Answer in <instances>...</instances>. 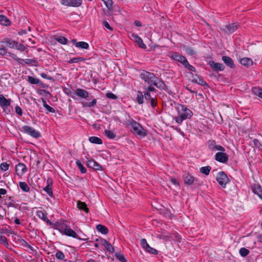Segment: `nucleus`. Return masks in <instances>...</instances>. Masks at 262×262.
<instances>
[{
    "mask_svg": "<svg viewBox=\"0 0 262 262\" xmlns=\"http://www.w3.org/2000/svg\"><path fill=\"white\" fill-rule=\"evenodd\" d=\"M124 124L126 126H130L133 129V132L134 134L138 135L141 137H144L146 135V131L141 125L130 116H128V119H126Z\"/></svg>",
    "mask_w": 262,
    "mask_h": 262,
    "instance_id": "f257e3e1",
    "label": "nucleus"
},
{
    "mask_svg": "<svg viewBox=\"0 0 262 262\" xmlns=\"http://www.w3.org/2000/svg\"><path fill=\"white\" fill-rule=\"evenodd\" d=\"M56 229L59 231L62 234L71 236L74 238H78L81 241H86V238H81L78 237L77 233L72 229L68 228L67 226L64 223H57L55 225Z\"/></svg>",
    "mask_w": 262,
    "mask_h": 262,
    "instance_id": "f03ea898",
    "label": "nucleus"
},
{
    "mask_svg": "<svg viewBox=\"0 0 262 262\" xmlns=\"http://www.w3.org/2000/svg\"><path fill=\"white\" fill-rule=\"evenodd\" d=\"M181 107V110L178 112V116L174 118L176 122L180 124H181L184 120L190 118L193 115L191 111L187 108L185 105H182Z\"/></svg>",
    "mask_w": 262,
    "mask_h": 262,
    "instance_id": "7ed1b4c3",
    "label": "nucleus"
},
{
    "mask_svg": "<svg viewBox=\"0 0 262 262\" xmlns=\"http://www.w3.org/2000/svg\"><path fill=\"white\" fill-rule=\"evenodd\" d=\"M140 77L145 82L150 85H154V83L158 80V77L156 76L153 73L146 71H143L141 73Z\"/></svg>",
    "mask_w": 262,
    "mask_h": 262,
    "instance_id": "20e7f679",
    "label": "nucleus"
},
{
    "mask_svg": "<svg viewBox=\"0 0 262 262\" xmlns=\"http://www.w3.org/2000/svg\"><path fill=\"white\" fill-rule=\"evenodd\" d=\"M22 129L23 131L25 133L31 136V137H34L35 138H38L41 136L39 132H37L33 127H31L30 126L24 125L22 127Z\"/></svg>",
    "mask_w": 262,
    "mask_h": 262,
    "instance_id": "39448f33",
    "label": "nucleus"
},
{
    "mask_svg": "<svg viewBox=\"0 0 262 262\" xmlns=\"http://www.w3.org/2000/svg\"><path fill=\"white\" fill-rule=\"evenodd\" d=\"M216 179L219 184L223 187H225L229 181L227 175L223 171L218 173Z\"/></svg>",
    "mask_w": 262,
    "mask_h": 262,
    "instance_id": "423d86ee",
    "label": "nucleus"
},
{
    "mask_svg": "<svg viewBox=\"0 0 262 262\" xmlns=\"http://www.w3.org/2000/svg\"><path fill=\"white\" fill-rule=\"evenodd\" d=\"M238 28V25L237 23H232L222 27L221 30L225 34H231L234 32Z\"/></svg>",
    "mask_w": 262,
    "mask_h": 262,
    "instance_id": "0eeeda50",
    "label": "nucleus"
},
{
    "mask_svg": "<svg viewBox=\"0 0 262 262\" xmlns=\"http://www.w3.org/2000/svg\"><path fill=\"white\" fill-rule=\"evenodd\" d=\"M60 3L68 7H78L82 4V0H61Z\"/></svg>",
    "mask_w": 262,
    "mask_h": 262,
    "instance_id": "6e6552de",
    "label": "nucleus"
},
{
    "mask_svg": "<svg viewBox=\"0 0 262 262\" xmlns=\"http://www.w3.org/2000/svg\"><path fill=\"white\" fill-rule=\"evenodd\" d=\"M27 171V168L25 164L19 163L15 166V171L16 174L19 177H21Z\"/></svg>",
    "mask_w": 262,
    "mask_h": 262,
    "instance_id": "1a4fd4ad",
    "label": "nucleus"
},
{
    "mask_svg": "<svg viewBox=\"0 0 262 262\" xmlns=\"http://www.w3.org/2000/svg\"><path fill=\"white\" fill-rule=\"evenodd\" d=\"M215 159L219 162L226 163L228 161V156L224 152H217L215 155Z\"/></svg>",
    "mask_w": 262,
    "mask_h": 262,
    "instance_id": "9d476101",
    "label": "nucleus"
},
{
    "mask_svg": "<svg viewBox=\"0 0 262 262\" xmlns=\"http://www.w3.org/2000/svg\"><path fill=\"white\" fill-rule=\"evenodd\" d=\"M208 64L214 71H222L225 69V67L222 63L215 62L213 60H210Z\"/></svg>",
    "mask_w": 262,
    "mask_h": 262,
    "instance_id": "9b49d317",
    "label": "nucleus"
},
{
    "mask_svg": "<svg viewBox=\"0 0 262 262\" xmlns=\"http://www.w3.org/2000/svg\"><path fill=\"white\" fill-rule=\"evenodd\" d=\"M170 57L176 61H178L183 65L185 64L186 60H187L185 56L177 52H172Z\"/></svg>",
    "mask_w": 262,
    "mask_h": 262,
    "instance_id": "f8f14e48",
    "label": "nucleus"
},
{
    "mask_svg": "<svg viewBox=\"0 0 262 262\" xmlns=\"http://www.w3.org/2000/svg\"><path fill=\"white\" fill-rule=\"evenodd\" d=\"M88 167L93 168L95 170H100L102 169V166L93 159H90L86 161Z\"/></svg>",
    "mask_w": 262,
    "mask_h": 262,
    "instance_id": "ddd939ff",
    "label": "nucleus"
},
{
    "mask_svg": "<svg viewBox=\"0 0 262 262\" xmlns=\"http://www.w3.org/2000/svg\"><path fill=\"white\" fill-rule=\"evenodd\" d=\"M11 99H7L3 95H0V106L3 109H5V108L10 106L11 104Z\"/></svg>",
    "mask_w": 262,
    "mask_h": 262,
    "instance_id": "4468645a",
    "label": "nucleus"
},
{
    "mask_svg": "<svg viewBox=\"0 0 262 262\" xmlns=\"http://www.w3.org/2000/svg\"><path fill=\"white\" fill-rule=\"evenodd\" d=\"M222 60L229 68L231 69H234L235 68L234 62L230 57L227 56H223L222 57Z\"/></svg>",
    "mask_w": 262,
    "mask_h": 262,
    "instance_id": "2eb2a0df",
    "label": "nucleus"
},
{
    "mask_svg": "<svg viewBox=\"0 0 262 262\" xmlns=\"http://www.w3.org/2000/svg\"><path fill=\"white\" fill-rule=\"evenodd\" d=\"M192 82L203 86L207 85V83L203 80V78L197 75H192Z\"/></svg>",
    "mask_w": 262,
    "mask_h": 262,
    "instance_id": "dca6fc26",
    "label": "nucleus"
},
{
    "mask_svg": "<svg viewBox=\"0 0 262 262\" xmlns=\"http://www.w3.org/2000/svg\"><path fill=\"white\" fill-rule=\"evenodd\" d=\"M183 177L185 184L188 185H192L195 180V178L193 176L187 173H185L183 175Z\"/></svg>",
    "mask_w": 262,
    "mask_h": 262,
    "instance_id": "f3484780",
    "label": "nucleus"
},
{
    "mask_svg": "<svg viewBox=\"0 0 262 262\" xmlns=\"http://www.w3.org/2000/svg\"><path fill=\"white\" fill-rule=\"evenodd\" d=\"M75 94L78 97L86 99L89 95V93L85 90L81 89H77L75 91Z\"/></svg>",
    "mask_w": 262,
    "mask_h": 262,
    "instance_id": "a211bd4d",
    "label": "nucleus"
},
{
    "mask_svg": "<svg viewBox=\"0 0 262 262\" xmlns=\"http://www.w3.org/2000/svg\"><path fill=\"white\" fill-rule=\"evenodd\" d=\"M132 37L134 38L135 42L138 44L139 47L143 49H145L146 48V46L143 43V41L140 37L134 34H132Z\"/></svg>",
    "mask_w": 262,
    "mask_h": 262,
    "instance_id": "6ab92c4d",
    "label": "nucleus"
},
{
    "mask_svg": "<svg viewBox=\"0 0 262 262\" xmlns=\"http://www.w3.org/2000/svg\"><path fill=\"white\" fill-rule=\"evenodd\" d=\"M36 213V215L39 219L46 222L47 223L51 224L50 220L48 219L47 216V213L45 211H43L42 210H38Z\"/></svg>",
    "mask_w": 262,
    "mask_h": 262,
    "instance_id": "aec40b11",
    "label": "nucleus"
},
{
    "mask_svg": "<svg viewBox=\"0 0 262 262\" xmlns=\"http://www.w3.org/2000/svg\"><path fill=\"white\" fill-rule=\"evenodd\" d=\"M101 245L106 248L107 251L111 253H113L114 252V248L109 242L103 239L101 240Z\"/></svg>",
    "mask_w": 262,
    "mask_h": 262,
    "instance_id": "412c9836",
    "label": "nucleus"
},
{
    "mask_svg": "<svg viewBox=\"0 0 262 262\" xmlns=\"http://www.w3.org/2000/svg\"><path fill=\"white\" fill-rule=\"evenodd\" d=\"M239 62L241 64L246 67H249L253 64V61L252 59L247 57L241 59Z\"/></svg>",
    "mask_w": 262,
    "mask_h": 262,
    "instance_id": "4be33fe9",
    "label": "nucleus"
},
{
    "mask_svg": "<svg viewBox=\"0 0 262 262\" xmlns=\"http://www.w3.org/2000/svg\"><path fill=\"white\" fill-rule=\"evenodd\" d=\"M77 207L79 210H83L86 213H88L89 211V208L84 202L78 201L77 203Z\"/></svg>",
    "mask_w": 262,
    "mask_h": 262,
    "instance_id": "5701e85b",
    "label": "nucleus"
},
{
    "mask_svg": "<svg viewBox=\"0 0 262 262\" xmlns=\"http://www.w3.org/2000/svg\"><path fill=\"white\" fill-rule=\"evenodd\" d=\"M28 81L32 84H37L38 85H42L43 84L42 82L39 79L30 76L28 77Z\"/></svg>",
    "mask_w": 262,
    "mask_h": 262,
    "instance_id": "b1692460",
    "label": "nucleus"
},
{
    "mask_svg": "<svg viewBox=\"0 0 262 262\" xmlns=\"http://www.w3.org/2000/svg\"><path fill=\"white\" fill-rule=\"evenodd\" d=\"M0 24L5 26H8L10 25L11 22L6 16L0 15Z\"/></svg>",
    "mask_w": 262,
    "mask_h": 262,
    "instance_id": "393cba45",
    "label": "nucleus"
},
{
    "mask_svg": "<svg viewBox=\"0 0 262 262\" xmlns=\"http://www.w3.org/2000/svg\"><path fill=\"white\" fill-rule=\"evenodd\" d=\"M183 49L186 54L190 56H193L196 53L192 48L187 46H184Z\"/></svg>",
    "mask_w": 262,
    "mask_h": 262,
    "instance_id": "a878e982",
    "label": "nucleus"
},
{
    "mask_svg": "<svg viewBox=\"0 0 262 262\" xmlns=\"http://www.w3.org/2000/svg\"><path fill=\"white\" fill-rule=\"evenodd\" d=\"M154 85L156 86L158 88L162 90H165L166 87V85L165 84V83L162 80H161L158 77V80L154 83Z\"/></svg>",
    "mask_w": 262,
    "mask_h": 262,
    "instance_id": "bb28decb",
    "label": "nucleus"
},
{
    "mask_svg": "<svg viewBox=\"0 0 262 262\" xmlns=\"http://www.w3.org/2000/svg\"><path fill=\"white\" fill-rule=\"evenodd\" d=\"M104 135L107 138L110 139H114L116 137V133L110 130L105 129L104 130Z\"/></svg>",
    "mask_w": 262,
    "mask_h": 262,
    "instance_id": "cd10ccee",
    "label": "nucleus"
},
{
    "mask_svg": "<svg viewBox=\"0 0 262 262\" xmlns=\"http://www.w3.org/2000/svg\"><path fill=\"white\" fill-rule=\"evenodd\" d=\"M89 141L91 142L92 143L94 144H102V140L97 137H91L89 138Z\"/></svg>",
    "mask_w": 262,
    "mask_h": 262,
    "instance_id": "c85d7f7f",
    "label": "nucleus"
},
{
    "mask_svg": "<svg viewBox=\"0 0 262 262\" xmlns=\"http://www.w3.org/2000/svg\"><path fill=\"white\" fill-rule=\"evenodd\" d=\"M96 229L98 231L104 234H106L108 232L107 227L100 224L97 225Z\"/></svg>",
    "mask_w": 262,
    "mask_h": 262,
    "instance_id": "c756f323",
    "label": "nucleus"
},
{
    "mask_svg": "<svg viewBox=\"0 0 262 262\" xmlns=\"http://www.w3.org/2000/svg\"><path fill=\"white\" fill-rule=\"evenodd\" d=\"M76 47L80 49H88L89 45L84 41H79L76 43Z\"/></svg>",
    "mask_w": 262,
    "mask_h": 262,
    "instance_id": "7c9ffc66",
    "label": "nucleus"
},
{
    "mask_svg": "<svg viewBox=\"0 0 262 262\" xmlns=\"http://www.w3.org/2000/svg\"><path fill=\"white\" fill-rule=\"evenodd\" d=\"M85 60V58L82 57H78L76 58H71L70 60L67 61L68 63H77L80 61H83Z\"/></svg>",
    "mask_w": 262,
    "mask_h": 262,
    "instance_id": "2f4dec72",
    "label": "nucleus"
},
{
    "mask_svg": "<svg viewBox=\"0 0 262 262\" xmlns=\"http://www.w3.org/2000/svg\"><path fill=\"white\" fill-rule=\"evenodd\" d=\"M19 186L20 189L24 192H29L30 190L29 187L25 182H20L19 183Z\"/></svg>",
    "mask_w": 262,
    "mask_h": 262,
    "instance_id": "473e14b6",
    "label": "nucleus"
},
{
    "mask_svg": "<svg viewBox=\"0 0 262 262\" xmlns=\"http://www.w3.org/2000/svg\"><path fill=\"white\" fill-rule=\"evenodd\" d=\"M208 148L211 150H215L216 147V142L213 140H209L207 143Z\"/></svg>",
    "mask_w": 262,
    "mask_h": 262,
    "instance_id": "72a5a7b5",
    "label": "nucleus"
},
{
    "mask_svg": "<svg viewBox=\"0 0 262 262\" xmlns=\"http://www.w3.org/2000/svg\"><path fill=\"white\" fill-rule=\"evenodd\" d=\"M252 92L255 96H258L259 98L262 99V89H260L259 88H257V87L254 88L252 89Z\"/></svg>",
    "mask_w": 262,
    "mask_h": 262,
    "instance_id": "f704fd0d",
    "label": "nucleus"
},
{
    "mask_svg": "<svg viewBox=\"0 0 262 262\" xmlns=\"http://www.w3.org/2000/svg\"><path fill=\"white\" fill-rule=\"evenodd\" d=\"M211 169V168L209 166L202 167L200 168V172L207 176L209 174Z\"/></svg>",
    "mask_w": 262,
    "mask_h": 262,
    "instance_id": "c9c22d12",
    "label": "nucleus"
},
{
    "mask_svg": "<svg viewBox=\"0 0 262 262\" xmlns=\"http://www.w3.org/2000/svg\"><path fill=\"white\" fill-rule=\"evenodd\" d=\"M97 103V99H94L91 102H82V105L83 107H91L94 106H95Z\"/></svg>",
    "mask_w": 262,
    "mask_h": 262,
    "instance_id": "e433bc0d",
    "label": "nucleus"
},
{
    "mask_svg": "<svg viewBox=\"0 0 262 262\" xmlns=\"http://www.w3.org/2000/svg\"><path fill=\"white\" fill-rule=\"evenodd\" d=\"M144 97V96L143 95L142 92H141L140 91H138L137 96V98H136V100H137V102L139 104H142L143 103Z\"/></svg>",
    "mask_w": 262,
    "mask_h": 262,
    "instance_id": "4c0bfd02",
    "label": "nucleus"
},
{
    "mask_svg": "<svg viewBox=\"0 0 262 262\" xmlns=\"http://www.w3.org/2000/svg\"><path fill=\"white\" fill-rule=\"evenodd\" d=\"M239 253L241 256L245 257L249 254L250 251L248 249L243 247L239 249Z\"/></svg>",
    "mask_w": 262,
    "mask_h": 262,
    "instance_id": "58836bf2",
    "label": "nucleus"
},
{
    "mask_svg": "<svg viewBox=\"0 0 262 262\" xmlns=\"http://www.w3.org/2000/svg\"><path fill=\"white\" fill-rule=\"evenodd\" d=\"M55 39L62 45H66L68 43V39L63 36L57 37Z\"/></svg>",
    "mask_w": 262,
    "mask_h": 262,
    "instance_id": "ea45409f",
    "label": "nucleus"
},
{
    "mask_svg": "<svg viewBox=\"0 0 262 262\" xmlns=\"http://www.w3.org/2000/svg\"><path fill=\"white\" fill-rule=\"evenodd\" d=\"M76 164L81 173H85L86 172V169L83 166V165L82 164L81 162L80 161H76Z\"/></svg>",
    "mask_w": 262,
    "mask_h": 262,
    "instance_id": "a19ab883",
    "label": "nucleus"
},
{
    "mask_svg": "<svg viewBox=\"0 0 262 262\" xmlns=\"http://www.w3.org/2000/svg\"><path fill=\"white\" fill-rule=\"evenodd\" d=\"M55 257H56L57 259L59 260H63L64 261H66V260L64 259L65 255L64 253L61 251L57 250L55 254Z\"/></svg>",
    "mask_w": 262,
    "mask_h": 262,
    "instance_id": "79ce46f5",
    "label": "nucleus"
},
{
    "mask_svg": "<svg viewBox=\"0 0 262 262\" xmlns=\"http://www.w3.org/2000/svg\"><path fill=\"white\" fill-rule=\"evenodd\" d=\"M20 243L22 246H23L26 248H28L30 250H31V251L34 250L33 248L31 246H30L25 240L21 239L20 241Z\"/></svg>",
    "mask_w": 262,
    "mask_h": 262,
    "instance_id": "37998d69",
    "label": "nucleus"
},
{
    "mask_svg": "<svg viewBox=\"0 0 262 262\" xmlns=\"http://www.w3.org/2000/svg\"><path fill=\"white\" fill-rule=\"evenodd\" d=\"M145 250H146V251L151 254H158V251L155 249L150 247L149 245L148 246V247Z\"/></svg>",
    "mask_w": 262,
    "mask_h": 262,
    "instance_id": "c03bdc74",
    "label": "nucleus"
},
{
    "mask_svg": "<svg viewBox=\"0 0 262 262\" xmlns=\"http://www.w3.org/2000/svg\"><path fill=\"white\" fill-rule=\"evenodd\" d=\"M16 41L12 40L11 39H7L6 41V46L10 48H15Z\"/></svg>",
    "mask_w": 262,
    "mask_h": 262,
    "instance_id": "a18cd8bd",
    "label": "nucleus"
},
{
    "mask_svg": "<svg viewBox=\"0 0 262 262\" xmlns=\"http://www.w3.org/2000/svg\"><path fill=\"white\" fill-rule=\"evenodd\" d=\"M15 48L17 50H18L21 52L24 51L26 49V48L25 46H24L23 45H22L18 42H16Z\"/></svg>",
    "mask_w": 262,
    "mask_h": 262,
    "instance_id": "49530a36",
    "label": "nucleus"
},
{
    "mask_svg": "<svg viewBox=\"0 0 262 262\" xmlns=\"http://www.w3.org/2000/svg\"><path fill=\"white\" fill-rule=\"evenodd\" d=\"M170 238L178 242H181V237L178 233H173L170 236Z\"/></svg>",
    "mask_w": 262,
    "mask_h": 262,
    "instance_id": "de8ad7c7",
    "label": "nucleus"
},
{
    "mask_svg": "<svg viewBox=\"0 0 262 262\" xmlns=\"http://www.w3.org/2000/svg\"><path fill=\"white\" fill-rule=\"evenodd\" d=\"M43 190L45 191L49 196H53L52 186L47 185L45 188H43Z\"/></svg>",
    "mask_w": 262,
    "mask_h": 262,
    "instance_id": "09e8293b",
    "label": "nucleus"
},
{
    "mask_svg": "<svg viewBox=\"0 0 262 262\" xmlns=\"http://www.w3.org/2000/svg\"><path fill=\"white\" fill-rule=\"evenodd\" d=\"M184 67H185L186 68L188 69L189 71H190L195 72V68H194L193 66H192L190 65V64L188 63V61H187V60H186L185 63V64H184Z\"/></svg>",
    "mask_w": 262,
    "mask_h": 262,
    "instance_id": "8fccbe9b",
    "label": "nucleus"
},
{
    "mask_svg": "<svg viewBox=\"0 0 262 262\" xmlns=\"http://www.w3.org/2000/svg\"><path fill=\"white\" fill-rule=\"evenodd\" d=\"M9 165H10L9 163H7V162H3V163H1V164L0 165V168H1V170L5 171H7V170H8Z\"/></svg>",
    "mask_w": 262,
    "mask_h": 262,
    "instance_id": "3c124183",
    "label": "nucleus"
},
{
    "mask_svg": "<svg viewBox=\"0 0 262 262\" xmlns=\"http://www.w3.org/2000/svg\"><path fill=\"white\" fill-rule=\"evenodd\" d=\"M151 106V107L154 108L157 104V100L156 96H154V97H152L151 99L149 100Z\"/></svg>",
    "mask_w": 262,
    "mask_h": 262,
    "instance_id": "603ef678",
    "label": "nucleus"
},
{
    "mask_svg": "<svg viewBox=\"0 0 262 262\" xmlns=\"http://www.w3.org/2000/svg\"><path fill=\"white\" fill-rule=\"evenodd\" d=\"M253 191L255 194H257L259 196L262 192V189L260 186H258L253 188Z\"/></svg>",
    "mask_w": 262,
    "mask_h": 262,
    "instance_id": "864d4df0",
    "label": "nucleus"
},
{
    "mask_svg": "<svg viewBox=\"0 0 262 262\" xmlns=\"http://www.w3.org/2000/svg\"><path fill=\"white\" fill-rule=\"evenodd\" d=\"M18 206V204H16L13 200L11 199V198H9L8 201V206L16 208Z\"/></svg>",
    "mask_w": 262,
    "mask_h": 262,
    "instance_id": "5fc2aeb1",
    "label": "nucleus"
},
{
    "mask_svg": "<svg viewBox=\"0 0 262 262\" xmlns=\"http://www.w3.org/2000/svg\"><path fill=\"white\" fill-rule=\"evenodd\" d=\"M116 258L121 262H126V259L125 258L123 255L120 254V253H116Z\"/></svg>",
    "mask_w": 262,
    "mask_h": 262,
    "instance_id": "6e6d98bb",
    "label": "nucleus"
},
{
    "mask_svg": "<svg viewBox=\"0 0 262 262\" xmlns=\"http://www.w3.org/2000/svg\"><path fill=\"white\" fill-rule=\"evenodd\" d=\"M140 244H141V245L142 248L144 249V250H145L147 248V247H148V246L149 245L148 244V243H147L146 239H145V238H142L141 240Z\"/></svg>",
    "mask_w": 262,
    "mask_h": 262,
    "instance_id": "4d7b16f0",
    "label": "nucleus"
},
{
    "mask_svg": "<svg viewBox=\"0 0 262 262\" xmlns=\"http://www.w3.org/2000/svg\"><path fill=\"white\" fill-rule=\"evenodd\" d=\"M0 242L5 245H8L7 238L1 233H0Z\"/></svg>",
    "mask_w": 262,
    "mask_h": 262,
    "instance_id": "13d9d810",
    "label": "nucleus"
},
{
    "mask_svg": "<svg viewBox=\"0 0 262 262\" xmlns=\"http://www.w3.org/2000/svg\"><path fill=\"white\" fill-rule=\"evenodd\" d=\"M40 76H41V77H42L43 78L47 79L50 80L53 82L54 81V78L52 77V76L48 75L46 73H42L40 74Z\"/></svg>",
    "mask_w": 262,
    "mask_h": 262,
    "instance_id": "bf43d9fd",
    "label": "nucleus"
},
{
    "mask_svg": "<svg viewBox=\"0 0 262 262\" xmlns=\"http://www.w3.org/2000/svg\"><path fill=\"white\" fill-rule=\"evenodd\" d=\"M253 144L255 146L258 148L259 149L262 148V144L260 143L259 140L257 139H254L253 140Z\"/></svg>",
    "mask_w": 262,
    "mask_h": 262,
    "instance_id": "052dcab7",
    "label": "nucleus"
},
{
    "mask_svg": "<svg viewBox=\"0 0 262 262\" xmlns=\"http://www.w3.org/2000/svg\"><path fill=\"white\" fill-rule=\"evenodd\" d=\"M24 62L27 64H35L37 63V61L34 59H26Z\"/></svg>",
    "mask_w": 262,
    "mask_h": 262,
    "instance_id": "680f3d73",
    "label": "nucleus"
},
{
    "mask_svg": "<svg viewBox=\"0 0 262 262\" xmlns=\"http://www.w3.org/2000/svg\"><path fill=\"white\" fill-rule=\"evenodd\" d=\"M106 97L109 99L115 100L117 98V97L114 94L110 92L106 94Z\"/></svg>",
    "mask_w": 262,
    "mask_h": 262,
    "instance_id": "e2e57ef3",
    "label": "nucleus"
},
{
    "mask_svg": "<svg viewBox=\"0 0 262 262\" xmlns=\"http://www.w3.org/2000/svg\"><path fill=\"white\" fill-rule=\"evenodd\" d=\"M15 111L16 114L21 116L23 114V111L21 108L18 105L15 106Z\"/></svg>",
    "mask_w": 262,
    "mask_h": 262,
    "instance_id": "0e129e2a",
    "label": "nucleus"
},
{
    "mask_svg": "<svg viewBox=\"0 0 262 262\" xmlns=\"http://www.w3.org/2000/svg\"><path fill=\"white\" fill-rule=\"evenodd\" d=\"M144 96L146 100H149L151 99L152 97H154V96H152L149 93L146 92L144 93Z\"/></svg>",
    "mask_w": 262,
    "mask_h": 262,
    "instance_id": "69168bd1",
    "label": "nucleus"
},
{
    "mask_svg": "<svg viewBox=\"0 0 262 262\" xmlns=\"http://www.w3.org/2000/svg\"><path fill=\"white\" fill-rule=\"evenodd\" d=\"M102 24H103V26L106 28H107V29H108L111 31H113V28L110 26V24H108V23L107 21H106V20L103 21Z\"/></svg>",
    "mask_w": 262,
    "mask_h": 262,
    "instance_id": "338daca9",
    "label": "nucleus"
},
{
    "mask_svg": "<svg viewBox=\"0 0 262 262\" xmlns=\"http://www.w3.org/2000/svg\"><path fill=\"white\" fill-rule=\"evenodd\" d=\"M45 108L49 112H51V113H54L55 112V110L54 108L51 107L50 106H49V105L48 104H46L45 105Z\"/></svg>",
    "mask_w": 262,
    "mask_h": 262,
    "instance_id": "774afa93",
    "label": "nucleus"
}]
</instances>
